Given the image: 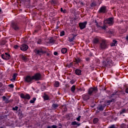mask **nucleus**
Masks as SVG:
<instances>
[{"label": "nucleus", "instance_id": "f03ea898", "mask_svg": "<svg viewBox=\"0 0 128 128\" xmlns=\"http://www.w3.org/2000/svg\"><path fill=\"white\" fill-rule=\"evenodd\" d=\"M34 80V77L30 75L26 76L24 80V82H27V84H32Z\"/></svg>", "mask_w": 128, "mask_h": 128}, {"label": "nucleus", "instance_id": "aec40b11", "mask_svg": "<svg viewBox=\"0 0 128 128\" xmlns=\"http://www.w3.org/2000/svg\"><path fill=\"white\" fill-rule=\"evenodd\" d=\"M75 74H76L77 76H82V70L80 69H76L75 70Z\"/></svg>", "mask_w": 128, "mask_h": 128}, {"label": "nucleus", "instance_id": "9d476101", "mask_svg": "<svg viewBox=\"0 0 128 128\" xmlns=\"http://www.w3.org/2000/svg\"><path fill=\"white\" fill-rule=\"evenodd\" d=\"M87 24H88V22L86 21L79 23L78 26L80 30H84V28H86Z\"/></svg>", "mask_w": 128, "mask_h": 128}, {"label": "nucleus", "instance_id": "7c9ffc66", "mask_svg": "<svg viewBox=\"0 0 128 128\" xmlns=\"http://www.w3.org/2000/svg\"><path fill=\"white\" fill-rule=\"evenodd\" d=\"M98 6V4H96V2H92L90 4L91 8H94V6Z\"/></svg>", "mask_w": 128, "mask_h": 128}, {"label": "nucleus", "instance_id": "c756f323", "mask_svg": "<svg viewBox=\"0 0 128 128\" xmlns=\"http://www.w3.org/2000/svg\"><path fill=\"white\" fill-rule=\"evenodd\" d=\"M52 108H54V110H56L57 108H58V104H52Z\"/></svg>", "mask_w": 128, "mask_h": 128}, {"label": "nucleus", "instance_id": "1a4fd4ad", "mask_svg": "<svg viewBox=\"0 0 128 128\" xmlns=\"http://www.w3.org/2000/svg\"><path fill=\"white\" fill-rule=\"evenodd\" d=\"M1 56L3 60H10V54L8 52H5L1 55Z\"/></svg>", "mask_w": 128, "mask_h": 128}, {"label": "nucleus", "instance_id": "6e6552de", "mask_svg": "<svg viewBox=\"0 0 128 128\" xmlns=\"http://www.w3.org/2000/svg\"><path fill=\"white\" fill-rule=\"evenodd\" d=\"M98 14H106L108 12V10H106V6H101L98 11Z\"/></svg>", "mask_w": 128, "mask_h": 128}, {"label": "nucleus", "instance_id": "774afa93", "mask_svg": "<svg viewBox=\"0 0 128 128\" xmlns=\"http://www.w3.org/2000/svg\"><path fill=\"white\" fill-rule=\"evenodd\" d=\"M0 128H6V126H0Z\"/></svg>", "mask_w": 128, "mask_h": 128}, {"label": "nucleus", "instance_id": "4d7b16f0", "mask_svg": "<svg viewBox=\"0 0 128 128\" xmlns=\"http://www.w3.org/2000/svg\"><path fill=\"white\" fill-rule=\"evenodd\" d=\"M18 48H20V46H18V45L14 46V48H16V50H18Z\"/></svg>", "mask_w": 128, "mask_h": 128}, {"label": "nucleus", "instance_id": "9b49d317", "mask_svg": "<svg viewBox=\"0 0 128 128\" xmlns=\"http://www.w3.org/2000/svg\"><path fill=\"white\" fill-rule=\"evenodd\" d=\"M20 97L24 100H30V96L28 94H24L23 93H22L20 94Z\"/></svg>", "mask_w": 128, "mask_h": 128}, {"label": "nucleus", "instance_id": "393cba45", "mask_svg": "<svg viewBox=\"0 0 128 128\" xmlns=\"http://www.w3.org/2000/svg\"><path fill=\"white\" fill-rule=\"evenodd\" d=\"M68 52V49L66 48H62L61 50V52L63 54H66Z\"/></svg>", "mask_w": 128, "mask_h": 128}, {"label": "nucleus", "instance_id": "6ab92c4d", "mask_svg": "<svg viewBox=\"0 0 128 128\" xmlns=\"http://www.w3.org/2000/svg\"><path fill=\"white\" fill-rule=\"evenodd\" d=\"M48 42L50 44H56V40H54V38L52 37L50 38Z\"/></svg>", "mask_w": 128, "mask_h": 128}, {"label": "nucleus", "instance_id": "2eb2a0df", "mask_svg": "<svg viewBox=\"0 0 128 128\" xmlns=\"http://www.w3.org/2000/svg\"><path fill=\"white\" fill-rule=\"evenodd\" d=\"M20 48L21 50L26 52V50H28V46L26 44H23L20 46Z\"/></svg>", "mask_w": 128, "mask_h": 128}, {"label": "nucleus", "instance_id": "0eeeda50", "mask_svg": "<svg viewBox=\"0 0 128 128\" xmlns=\"http://www.w3.org/2000/svg\"><path fill=\"white\" fill-rule=\"evenodd\" d=\"M100 48L101 50H106L108 48V43L106 40H102L100 43Z\"/></svg>", "mask_w": 128, "mask_h": 128}, {"label": "nucleus", "instance_id": "20e7f679", "mask_svg": "<svg viewBox=\"0 0 128 128\" xmlns=\"http://www.w3.org/2000/svg\"><path fill=\"white\" fill-rule=\"evenodd\" d=\"M103 66H106V68H110L112 64V60L110 59H106V60L102 62Z\"/></svg>", "mask_w": 128, "mask_h": 128}, {"label": "nucleus", "instance_id": "f704fd0d", "mask_svg": "<svg viewBox=\"0 0 128 128\" xmlns=\"http://www.w3.org/2000/svg\"><path fill=\"white\" fill-rule=\"evenodd\" d=\"M6 92V89L4 88H2L0 90V96H2V94Z\"/></svg>", "mask_w": 128, "mask_h": 128}, {"label": "nucleus", "instance_id": "3c124183", "mask_svg": "<svg viewBox=\"0 0 128 128\" xmlns=\"http://www.w3.org/2000/svg\"><path fill=\"white\" fill-rule=\"evenodd\" d=\"M18 110V106H16L12 108L13 110Z\"/></svg>", "mask_w": 128, "mask_h": 128}, {"label": "nucleus", "instance_id": "423d86ee", "mask_svg": "<svg viewBox=\"0 0 128 128\" xmlns=\"http://www.w3.org/2000/svg\"><path fill=\"white\" fill-rule=\"evenodd\" d=\"M33 76L34 80H42V74H40V73L38 72H36L35 74H34V76Z\"/></svg>", "mask_w": 128, "mask_h": 128}, {"label": "nucleus", "instance_id": "ea45409f", "mask_svg": "<svg viewBox=\"0 0 128 128\" xmlns=\"http://www.w3.org/2000/svg\"><path fill=\"white\" fill-rule=\"evenodd\" d=\"M36 100V98H33L32 100H30V104H34V102Z\"/></svg>", "mask_w": 128, "mask_h": 128}, {"label": "nucleus", "instance_id": "72a5a7b5", "mask_svg": "<svg viewBox=\"0 0 128 128\" xmlns=\"http://www.w3.org/2000/svg\"><path fill=\"white\" fill-rule=\"evenodd\" d=\"M46 86L45 85L43 84L41 86L40 90H41L42 92H44V90H46Z\"/></svg>", "mask_w": 128, "mask_h": 128}, {"label": "nucleus", "instance_id": "c03bdc74", "mask_svg": "<svg viewBox=\"0 0 128 128\" xmlns=\"http://www.w3.org/2000/svg\"><path fill=\"white\" fill-rule=\"evenodd\" d=\"M18 116L20 117V118H22L24 116V115L22 114V112L20 111L18 112Z\"/></svg>", "mask_w": 128, "mask_h": 128}, {"label": "nucleus", "instance_id": "bb28decb", "mask_svg": "<svg viewBox=\"0 0 128 128\" xmlns=\"http://www.w3.org/2000/svg\"><path fill=\"white\" fill-rule=\"evenodd\" d=\"M108 34H110V36H112L114 34V30L112 29L109 30H108Z\"/></svg>", "mask_w": 128, "mask_h": 128}, {"label": "nucleus", "instance_id": "c9c22d12", "mask_svg": "<svg viewBox=\"0 0 128 128\" xmlns=\"http://www.w3.org/2000/svg\"><path fill=\"white\" fill-rule=\"evenodd\" d=\"M108 28V26H106V24H104L103 26H100V28H101L102 30H106V28Z\"/></svg>", "mask_w": 128, "mask_h": 128}, {"label": "nucleus", "instance_id": "79ce46f5", "mask_svg": "<svg viewBox=\"0 0 128 128\" xmlns=\"http://www.w3.org/2000/svg\"><path fill=\"white\" fill-rule=\"evenodd\" d=\"M61 12H62L63 14H66V9H63L62 8H60V10Z\"/></svg>", "mask_w": 128, "mask_h": 128}, {"label": "nucleus", "instance_id": "5701e85b", "mask_svg": "<svg viewBox=\"0 0 128 128\" xmlns=\"http://www.w3.org/2000/svg\"><path fill=\"white\" fill-rule=\"evenodd\" d=\"M51 4H53L54 6H56L58 4V0H51Z\"/></svg>", "mask_w": 128, "mask_h": 128}, {"label": "nucleus", "instance_id": "b1692460", "mask_svg": "<svg viewBox=\"0 0 128 128\" xmlns=\"http://www.w3.org/2000/svg\"><path fill=\"white\" fill-rule=\"evenodd\" d=\"M118 41L116 40H113L112 42L110 44V46H116Z\"/></svg>", "mask_w": 128, "mask_h": 128}, {"label": "nucleus", "instance_id": "4c0bfd02", "mask_svg": "<svg viewBox=\"0 0 128 128\" xmlns=\"http://www.w3.org/2000/svg\"><path fill=\"white\" fill-rule=\"evenodd\" d=\"M118 90L116 91L115 90L112 94H111V98H112V96H118Z\"/></svg>", "mask_w": 128, "mask_h": 128}, {"label": "nucleus", "instance_id": "69168bd1", "mask_svg": "<svg viewBox=\"0 0 128 128\" xmlns=\"http://www.w3.org/2000/svg\"><path fill=\"white\" fill-rule=\"evenodd\" d=\"M58 126H61V127L62 126V124H60V123H59V124H58Z\"/></svg>", "mask_w": 128, "mask_h": 128}, {"label": "nucleus", "instance_id": "4be33fe9", "mask_svg": "<svg viewBox=\"0 0 128 128\" xmlns=\"http://www.w3.org/2000/svg\"><path fill=\"white\" fill-rule=\"evenodd\" d=\"M116 102V99L112 98L111 100H108L106 102V104L107 106H110V104L111 102Z\"/></svg>", "mask_w": 128, "mask_h": 128}, {"label": "nucleus", "instance_id": "37998d69", "mask_svg": "<svg viewBox=\"0 0 128 128\" xmlns=\"http://www.w3.org/2000/svg\"><path fill=\"white\" fill-rule=\"evenodd\" d=\"M2 98L3 99V100H4L6 102H8V98H7L6 96H3L2 97Z\"/></svg>", "mask_w": 128, "mask_h": 128}, {"label": "nucleus", "instance_id": "a18cd8bd", "mask_svg": "<svg viewBox=\"0 0 128 128\" xmlns=\"http://www.w3.org/2000/svg\"><path fill=\"white\" fill-rule=\"evenodd\" d=\"M120 114H124L126 112V109H122L121 110L120 112Z\"/></svg>", "mask_w": 128, "mask_h": 128}, {"label": "nucleus", "instance_id": "4468645a", "mask_svg": "<svg viewBox=\"0 0 128 128\" xmlns=\"http://www.w3.org/2000/svg\"><path fill=\"white\" fill-rule=\"evenodd\" d=\"M11 26L14 30H20V27L16 22H12L11 24Z\"/></svg>", "mask_w": 128, "mask_h": 128}, {"label": "nucleus", "instance_id": "e2e57ef3", "mask_svg": "<svg viewBox=\"0 0 128 128\" xmlns=\"http://www.w3.org/2000/svg\"><path fill=\"white\" fill-rule=\"evenodd\" d=\"M70 84H74V80L70 81Z\"/></svg>", "mask_w": 128, "mask_h": 128}, {"label": "nucleus", "instance_id": "412c9836", "mask_svg": "<svg viewBox=\"0 0 128 128\" xmlns=\"http://www.w3.org/2000/svg\"><path fill=\"white\" fill-rule=\"evenodd\" d=\"M21 58L24 62H28V58H26L24 55L21 56Z\"/></svg>", "mask_w": 128, "mask_h": 128}, {"label": "nucleus", "instance_id": "a19ab883", "mask_svg": "<svg viewBox=\"0 0 128 128\" xmlns=\"http://www.w3.org/2000/svg\"><path fill=\"white\" fill-rule=\"evenodd\" d=\"M68 68H72V66H74V62H70L69 64H68Z\"/></svg>", "mask_w": 128, "mask_h": 128}, {"label": "nucleus", "instance_id": "a878e982", "mask_svg": "<svg viewBox=\"0 0 128 128\" xmlns=\"http://www.w3.org/2000/svg\"><path fill=\"white\" fill-rule=\"evenodd\" d=\"M36 42L38 44H42V38H37Z\"/></svg>", "mask_w": 128, "mask_h": 128}, {"label": "nucleus", "instance_id": "603ef678", "mask_svg": "<svg viewBox=\"0 0 128 128\" xmlns=\"http://www.w3.org/2000/svg\"><path fill=\"white\" fill-rule=\"evenodd\" d=\"M77 122L76 121H74L72 122L71 124L72 126H76Z\"/></svg>", "mask_w": 128, "mask_h": 128}, {"label": "nucleus", "instance_id": "864d4df0", "mask_svg": "<svg viewBox=\"0 0 128 128\" xmlns=\"http://www.w3.org/2000/svg\"><path fill=\"white\" fill-rule=\"evenodd\" d=\"M85 60L88 62H90V58H86Z\"/></svg>", "mask_w": 128, "mask_h": 128}, {"label": "nucleus", "instance_id": "a211bd4d", "mask_svg": "<svg viewBox=\"0 0 128 128\" xmlns=\"http://www.w3.org/2000/svg\"><path fill=\"white\" fill-rule=\"evenodd\" d=\"M83 96V100H88L90 98V95L88 94H84L82 96Z\"/></svg>", "mask_w": 128, "mask_h": 128}, {"label": "nucleus", "instance_id": "58836bf2", "mask_svg": "<svg viewBox=\"0 0 128 128\" xmlns=\"http://www.w3.org/2000/svg\"><path fill=\"white\" fill-rule=\"evenodd\" d=\"M70 90L72 92H74V90H76V86L73 85L72 87H71V89Z\"/></svg>", "mask_w": 128, "mask_h": 128}, {"label": "nucleus", "instance_id": "680f3d73", "mask_svg": "<svg viewBox=\"0 0 128 128\" xmlns=\"http://www.w3.org/2000/svg\"><path fill=\"white\" fill-rule=\"evenodd\" d=\"M76 126H80V123H78L77 122Z\"/></svg>", "mask_w": 128, "mask_h": 128}, {"label": "nucleus", "instance_id": "e433bc0d", "mask_svg": "<svg viewBox=\"0 0 128 128\" xmlns=\"http://www.w3.org/2000/svg\"><path fill=\"white\" fill-rule=\"evenodd\" d=\"M54 86L55 88H58V86H60V82L58 81L55 82Z\"/></svg>", "mask_w": 128, "mask_h": 128}, {"label": "nucleus", "instance_id": "09e8293b", "mask_svg": "<svg viewBox=\"0 0 128 128\" xmlns=\"http://www.w3.org/2000/svg\"><path fill=\"white\" fill-rule=\"evenodd\" d=\"M64 36V30H62L60 32V36Z\"/></svg>", "mask_w": 128, "mask_h": 128}, {"label": "nucleus", "instance_id": "cd10ccee", "mask_svg": "<svg viewBox=\"0 0 128 128\" xmlns=\"http://www.w3.org/2000/svg\"><path fill=\"white\" fill-rule=\"evenodd\" d=\"M43 98L44 100H50V96H48V95L45 94L44 96H43Z\"/></svg>", "mask_w": 128, "mask_h": 128}, {"label": "nucleus", "instance_id": "bf43d9fd", "mask_svg": "<svg viewBox=\"0 0 128 128\" xmlns=\"http://www.w3.org/2000/svg\"><path fill=\"white\" fill-rule=\"evenodd\" d=\"M54 56H58V52H54Z\"/></svg>", "mask_w": 128, "mask_h": 128}, {"label": "nucleus", "instance_id": "ddd939ff", "mask_svg": "<svg viewBox=\"0 0 128 128\" xmlns=\"http://www.w3.org/2000/svg\"><path fill=\"white\" fill-rule=\"evenodd\" d=\"M106 104H99L97 107V110L100 112H103V110H104V108H106Z\"/></svg>", "mask_w": 128, "mask_h": 128}, {"label": "nucleus", "instance_id": "338daca9", "mask_svg": "<svg viewBox=\"0 0 128 128\" xmlns=\"http://www.w3.org/2000/svg\"><path fill=\"white\" fill-rule=\"evenodd\" d=\"M46 56H50V53H48V52H46Z\"/></svg>", "mask_w": 128, "mask_h": 128}, {"label": "nucleus", "instance_id": "f8f14e48", "mask_svg": "<svg viewBox=\"0 0 128 128\" xmlns=\"http://www.w3.org/2000/svg\"><path fill=\"white\" fill-rule=\"evenodd\" d=\"M124 94H126V92L124 90H118L117 96L115 97V99L118 98H122V96H123Z\"/></svg>", "mask_w": 128, "mask_h": 128}, {"label": "nucleus", "instance_id": "49530a36", "mask_svg": "<svg viewBox=\"0 0 128 128\" xmlns=\"http://www.w3.org/2000/svg\"><path fill=\"white\" fill-rule=\"evenodd\" d=\"M48 128H57L58 126H56V125H52V126H48L47 127Z\"/></svg>", "mask_w": 128, "mask_h": 128}, {"label": "nucleus", "instance_id": "0e129e2a", "mask_svg": "<svg viewBox=\"0 0 128 128\" xmlns=\"http://www.w3.org/2000/svg\"><path fill=\"white\" fill-rule=\"evenodd\" d=\"M98 4H99L98 6H100L102 4V2H100V0H98Z\"/></svg>", "mask_w": 128, "mask_h": 128}, {"label": "nucleus", "instance_id": "7ed1b4c3", "mask_svg": "<svg viewBox=\"0 0 128 128\" xmlns=\"http://www.w3.org/2000/svg\"><path fill=\"white\" fill-rule=\"evenodd\" d=\"M114 18L110 17L104 20V24H108V26H114Z\"/></svg>", "mask_w": 128, "mask_h": 128}, {"label": "nucleus", "instance_id": "052dcab7", "mask_svg": "<svg viewBox=\"0 0 128 128\" xmlns=\"http://www.w3.org/2000/svg\"><path fill=\"white\" fill-rule=\"evenodd\" d=\"M125 92H126V94H128V88H126V90H125Z\"/></svg>", "mask_w": 128, "mask_h": 128}, {"label": "nucleus", "instance_id": "473e14b6", "mask_svg": "<svg viewBox=\"0 0 128 128\" xmlns=\"http://www.w3.org/2000/svg\"><path fill=\"white\" fill-rule=\"evenodd\" d=\"M98 118H94L93 120V124H96L98 122Z\"/></svg>", "mask_w": 128, "mask_h": 128}, {"label": "nucleus", "instance_id": "6e6d98bb", "mask_svg": "<svg viewBox=\"0 0 128 128\" xmlns=\"http://www.w3.org/2000/svg\"><path fill=\"white\" fill-rule=\"evenodd\" d=\"M67 110H68V108H66V107H64L63 108V110H62L63 112H67Z\"/></svg>", "mask_w": 128, "mask_h": 128}, {"label": "nucleus", "instance_id": "f257e3e1", "mask_svg": "<svg viewBox=\"0 0 128 128\" xmlns=\"http://www.w3.org/2000/svg\"><path fill=\"white\" fill-rule=\"evenodd\" d=\"M34 52L38 56H42L44 54H46V51L44 50V48H41L38 49L36 48L34 50Z\"/></svg>", "mask_w": 128, "mask_h": 128}, {"label": "nucleus", "instance_id": "5fc2aeb1", "mask_svg": "<svg viewBox=\"0 0 128 128\" xmlns=\"http://www.w3.org/2000/svg\"><path fill=\"white\" fill-rule=\"evenodd\" d=\"M80 118H82V116H79L76 118V120H77L78 122H80Z\"/></svg>", "mask_w": 128, "mask_h": 128}, {"label": "nucleus", "instance_id": "13d9d810", "mask_svg": "<svg viewBox=\"0 0 128 128\" xmlns=\"http://www.w3.org/2000/svg\"><path fill=\"white\" fill-rule=\"evenodd\" d=\"M4 84L2 82H0V88H2Z\"/></svg>", "mask_w": 128, "mask_h": 128}, {"label": "nucleus", "instance_id": "8fccbe9b", "mask_svg": "<svg viewBox=\"0 0 128 128\" xmlns=\"http://www.w3.org/2000/svg\"><path fill=\"white\" fill-rule=\"evenodd\" d=\"M8 86L10 88H14V84H10Z\"/></svg>", "mask_w": 128, "mask_h": 128}, {"label": "nucleus", "instance_id": "39448f33", "mask_svg": "<svg viewBox=\"0 0 128 128\" xmlns=\"http://www.w3.org/2000/svg\"><path fill=\"white\" fill-rule=\"evenodd\" d=\"M98 91V88L91 87L89 88L88 90V94H89V96H92L93 94H96Z\"/></svg>", "mask_w": 128, "mask_h": 128}, {"label": "nucleus", "instance_id": "c85d7f7f", "mask_svg": "<svg viewBox=\"0 0 128 128\" xmlns=\"http://www.w3.org/2000/svg\"><path fill=\"white\" fill-rule=\"evenodd\" d=\"M76 36H74L72 38H68V42H74V38H76Z\"/></svg>", "mask_w": 128, "mask_h": 128}, {"label": "nucleus", "instance_id": "de8ad7c7", "mask_svg": "<svg viewBox=\"0 0 128 128\" xmlns=\"http://www.w3.org/2000/svg\"><path fill=\"white\" fill-rule=\"evenodd\" d=\"M95 22L96 23V26H97V28H100V24H98V22L96 20H95Z\"/></svg>", "mask_w": 128, "mask_h": 128}, {"label": "nucleus", "instance_id": "2f4dec72", "mask_svg": "<svg viewBox=\"0 0 128 128\" xmlns=\"http://www.w3.org/2000/svg\"><path fill=\"white\" fill-rule=\"evenodd\" d=\"M16 76H18V74H14L12 76V79H10V80H16Z\"/></svg>", "mask_w": 128, "mask_h": 128}, {"label": "nucleus", "instance_id": "f3484780", "mask_svg": "<svg viewBox=\"0 0 128 128\" xmlns=\"http://www.w3.org/2000/svg\"><path fill=\"white\" fill-rule=\"evenodd\" d=\"M74 62H75L74 64H78V66H80L79 64L81 62L82 60L80 58H75Z\"/></svg>", "mask_w": 128, "mask_h": 128}, {"label": "nucleus", "instance_id": "dca6fc26", "mask_svg": "<svg viewBox=\"0 0 128 128\" xmlns=\"http://www.w3.org/2000/svg\"><path fill=\"white\" fill-rule=\"evenodd\" d=\"M100 37H96L93 40V43L95 44H100Z\"/></svg>", "mask_w": 128, "mask_h": 128}]
</instances>
